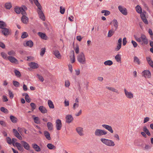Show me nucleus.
<instances>
[{
    "instance_id": "nucleus-10",
    "label": "nucleus",
    "mask_w": 153,
    "mask_h": 153,
    "mask_svg": "<svg viewBox=\"0 0 153 153\" xmlns=\"http://www.w3.org/2000/svg\"><path fill=\"white\" fill-rule=\"evenodd\" d=\"M112 24L113 28H114V30H116L118 28V22L116 19H113L110 23V24Z\"/></svg>"
},
{
    "instance_id": "nucleus-42",
    "label": "nucleus",
    "mask_w": 153,
    "mask_h": 153,
    "mask_svg": "<svg viewBox=\"0 0 153 153\" xmlns=\"http://www.w3.org/2000/svg\"><path fill=\"white\" fill-rule=\"evenodd\" d=\"M102 13H104V15L105 16H107L109 15L110 14V12L109 11L106 10H103L101 11Z\"/></svg>"
},
{
    "instance_id": "nucleus-31",
    "label": "nucleus",
    "mask_w": 153,
    "mask_h": 153,
    "mask_svg": "<svg viewBox=\"0 0 153 153\" xmlns=\"http://www.w3.org/2000/svg\"><path fill=\"white\" fill-rule=\"evenodd\" d=\"M32 117H33L35 123L37 124H39L40 123L39 119V117H35L34 115L32 116Z\"/></svg>"
},
{
    "instance_id": "nucleus-32",
    "label": "nucleus",
    "mask_w": 153,
    "mask_h": 153,
    "mask_svg": "<svg viewBox=\"0 0 153 153\" xmlns=\"http://www.w3.org/2000/svg\"><path fill=\"white\" fill-rule=\"evenodd\" d=\"M44 134L46 138L48 140H51L50 135L49 133L47 131H45L44 132Z\"/></svg>"
},
{
    "instance_id": "nucleus-44",
    "label": "nucleus",
    "mask_w": 153,
    "mask_h": 153,
    "mask_svg": "<svg viewBox=\"0 0 153 153\" xmlns=\"http://www.w3.org/2000/svg\"><path fill=\"white\" fill-rule=\"evenodd\" d=\"M0 110L2 112L5 114L8 113V111L7 109L4 107H1L0 108Z\"/></svg>"
},
{
    "instance_id": "nucleus-52",
    "label": "nucleus",
    "mask_w": 153,
    "mask_h": 153,
    "mask_svg": "<svg viewBox=\"0 0 153 153\" xmlns=\"http://www.w3.org/2000/svg\"><path fill=\"white\" fill-rule=\"evenodd\" d=\"M30 105L32 108V110L33 111L36 109V105L33 102L31 103Z\"/></svg>"
},
{
    "instance_id": "nucleus-17",
    "label": "nucleus",
    "mask_w": 153,
    "mask_h": 153,
    "mask_svg": "<svg viewBox=\"0 0 153 153\" xmlns=\"http://www.w3.org/2000/svg\"><path fill=\"white\" fill-rule=\"evenodd\" d=\"M21 143L22 144L25 149L27 150H29L30 149V146L27 143L24 141H22Z\"/></svg>"
},
{
    "instance_id": "nucleus-30",
    "label": "nucleus",
    "mask_w": 153,
    "mask_h": 153,
    "mask_svg": "<svg viewBox=\"0 0 153 153\" xmlns=\"http://www.w3.org/2000/svg\"><path fill=\"white\" fill-rule=\"evenodd\" d=\"M24 45L25 46H27L31 48L33 45V42L32 41L29 40L27 41Z\"/></svg>"
},
{
    "instance_id": "nucleus-12",
    "label": "nucleus",
    "mask_w": 153,
    "mask_h": 153,
    "mask_svg": "<svg viewBox=\"0 0 153 153\" xmlns=\"http://www.w3.org/2000/svg\"><path fill=\"white\" fill-rule=\"evenodd\" d=\"M76 131L80 136H83L84 135L83 129L82 128L78 127L76 128Z\"/></svg>"
},
{
    "instance_id": "nucleus-40",
    "label": "nucleus",
    "mask_w": 153,
    "mask_h": 153,
    "mask_svg": "<svg viewBox=\"0 0 153 153\" xmlns=\"http://www.w3.org/2000/svg\"><path fill=\"white\" fill-rule=\"evenodd\" d=\"M15 146L19 150H21L22 149L21 144L18 143L16 142L15 143Z\"/></svg>"
},
{
    "instance_id": "nucleus-38",
    "label": "nucleus",
    "mask_w": 153,
    "mask_h": 153,
    "mask_svg": "<svg viewBox=\"0 0 153 153\" xmlns=\"http://www.w3.org/2000/svg\"><path fill=\"white\" fill-rule=\"evenodd\" d=\"M6 27L7 25L5 22L0 21V28L2 29Z\"/></svg>"
},
{
    "instance_id": "nucleus-8",
    "label": "nucleus",
    "mask_w": 153,
    "mask_h": 153,
    "mask_svg": "<svg viewBox=\"0 0 153 153\" xmlns=\"http://www.w3.org/2000/svg\"><path fill=\"white\" fill-rule=\"evenodd\" d=\"M15 11L17 14L21 13L22 15H26L27 13L25 11L22 7H16L15 8Z\"/></svg>"
},
{
    "instance_id": "nucleus-2",
    "label": "nucleus",
    "mask_w": 153,
    "mask_h": 153,
    "mask_svg": "<svg viewBox=\"0 0 153 153\" xmlns=\"http://www.w3.org/2000/svg\"><path fill=\"white\" fill-rule=\"evenodd\" d=\"M135 40L139 42H143L142 44H144L147 45L148 44V40L146 36L143 34H141L140 37L139 38L137 36H134Z\"/></svg>"
},
{
    "instance_id": "nucleus-11",
    "label": "nucleus",
    "mask_w": 153,
    "mask_h": 153,
    "mask_svg": "<svg viewBox=\"0 0 153 153\" xmlns=\"http://www.w3.org/2000/svg\"><path fill=\"white\" fill-rule=\"evenodd\" d=\"M56 127L58 130L61 129L62 127V124L61 120L59 119L57 120L56 122Z\"/></svg>"
},
{
    "instance_id": "nucleus-55",
    "label": "nucleus",
    "mask_w": 153,
    "mask_h": 153,
    "mask_svg": "<svg viewBox=\"0 0 153 153\" xmlns=\"http://www.w3.org/2000/svg\"><path fill=\"white\" fill-rule=\"evenodd\" d=\"M37 76L38 77V79L41 82H43L44 80L43 77L41 76L39 74H37Z\"/></svg>"
},
{
    "instance_id": "nucleus-58",
    "label": "nucleus",
    "mask_w": 153,
    "mask_h": 153,
    "mask_svg": "<svg viewBox=\"0 0 153 153\" xmlns=\"http://www.w3.org/2000/svg\"><path fill=\"white\" fill-rule=\"evenodd\" d=\"M79 106L78 103H74L73 105V108L74 110H75L76 108H78Z\"/></svg>"
},
{
    "instance_id": "nucleus-20",
    "label": "nucleus",
    "mask_w": 153,
    "mask_h": 153,
    "mask_svg": "<svg viewBox=\"0 0 153 153\" xmlns=\"http://www.w3.org/2000/svg\"><path fill=\"white\" fill-rule=\"evenodd\" d=\"M8 60H9L10 62L12 63H18V60L15 57L11 56L8 57Z\"/></svg>"
},
{
    "instance_id": "nucleus-63",
    "label": "nucleus",
    "mask_w": 153,
    "mask_h": 153,
    "mask_svg": "<svg viewBox=\"0 0 153 153\" xmlns=\"http://www.w3.org/2000/svg\"><path fill=\"white\" fill-rule=\"evenodd\" d=\"M9 94L10 98L11 99L13 97V95L12 91L9 90Z\"/></svg>"
},
{
    "instance_id": "nucleus-28",
    "label": "nucleus",
    "mask_w": 153,
    "mask_h": 153,
    "mask_svg": "<svg viewBox=\"0 0 153 153\" xmlns=\"http://www.w3.org/2000/svg\"><path fill=\"white\" fill-rule=\"evenodd\" d=\"M143 131L145 132L147 135L149 136H151V133L146 126H144L143 127Z\"/></svg>"
},
{
    "instance_id": "nucleus-29",
    "label": "nucleus",
    "mask_w": 153,
    "mask_h": 153,
    "mask_svg": "<svg viewBox=\"0 0 153 153\" xmlns=\"http://www.w3.org/2000/svg\"><path fill=\"white\" fill-rule=\"evenodd\" d=\"M115 31L114 28H112L111 30H110L108 31V37H110L114 33Z\"/></svg>"
},
{
    "instance_id": "nucleus-21",
    "label": "nucleus",
    "mask_w": 153,
    "mask_h": 153,
    "mask_svg": "<svg viewBox=\"0 0 153 153\" xmlns=\"http://www.w3.org/2000/svg\"><path fill=\"white\" fill-rule=\"evenodd\" d=\"M2 29V33L6 36H7L10 33V31L9 29L5 27Z\"/></svg>"
},
{
    "instance_id": "nucleus-53",
    "label": "nucleus",
    "mask_w": 153,
    "mask_h": 153,
    "mask_svg": "<svg viewBox=\"0 0 153 153\" xmlns=\"http://www.w3.org/2000/svg\"><path fill=\"white\" fill-rule=\"evenodd\" d=\"M6 140L7 143L9 144H12V141L10 137H7L6 138Z\"/></svg>"
},
{
    "instance_id": "nucleus-23",
    "label": "nucleus",
    "mask_w": 153,
    "mask_h": 153,
    "mask_svg": "<svg viewBox=\"0 0 153 153\" xmlns=\"http://www.w3.org/2000/svg\"><path fill=\"white\" fill-rule=\"evenodd\" d=\"M66 122L68 123H71L73 120V118L71 115H68L66 117Z\"/></svg>"
},
{
    "instance_id": "nucleus-36",
    "label": "nucleus",
    "mask_w": 153,
    "mask_h": 153,
    "mask_svg": "<svg viewBox=\"0 0 153 153\" xmlns=\"http://www.w3.org/2000/svg\"><path fill=\"white\" fill-rule=\"evenodd\" d=\"M104 64L105 65L111 66L113 64V62L111 60H108L105 61Z\"/></svg>"
},
{
    "instance_id": "nucleus-64",
    "label": "nucleus",
    "mask_w": 153,
    "mask_h": 153,
    "mask_svg": "<svg viewBox=\"0 0 153 153\" xmlns=\"http://www.w3.org/2000/svg\"><path fill=\"white\" fill-rule=\"evenodd\" d=\"M64 105L65 106V107L68 106L69 105V101L65 100L64 101Z\"/></svg>"
},
{
    "instance_id": "nucleus-13",
    "label": "nucleus",
    "mask_w": 153,
    "mask_h": 153,
    "mask_svg": "<svg viewBox=\"0 0 153 153\" xmlns=\"http://www.w3.org/2000/svg\"><path fill=\"white\" fill-rule=\"evenodd\" d=\"M143 76L145 78H150L151 77V74L149 71L148 70H145L143 72Z\"/></svg>"
},
{
    "instance_id": "nucleus-45",
    "label": "nucleus",
    "mask_w": 153,
    "mask_h": 153,
    "mask_svg": "<svg viewBox=\"0 0 153 153\" xmlns=\"http://www.w3.org/2000/svg\"><path fill=\"white\" fill-rule=\"evenodd\" d=\"M1 55L3 59H8V57H7V54L4 52L1 53Z\"/></svg>"
},
{
    "instance_id": "nucleus-47",
    "label": "nucleus",
    "mask_w": 153,
    "mask_h": 153,
    "mask_svg": "<svg viewBox=\"0 0 153 153\" xmlns=\"http://www.w3.org/2000/svg\"><path fill=\"white\" fill-rule=\"evenodd\" d=\"M45 51V48H43L41 49V52L40 53V55L41 56H42L44 55Z\"/></svg>"
},
{
    "instance_id": "nucleus-25",
    "label": "nucleus",
    "mask_w": 153,
    "mask_h": 153,
    "mask_svg": "<svg viewBox=\"0 0 153 153\" xmlns=\"http://www.w3.org/2000/svg\"><path fill=\"white\" fill-rule=\"evenodd\" d=\"M106 88L108 90L112 92H114L118 94L119 93L118 90L112 87H106Z\"/></svg>"
},
{
    "instance_id": "nucleus-16",
    "label": "nucleus",
    "mask_w": 153,
    "mask_h": 153,
    "mask_svg": "<svg viewBox=\"0 0 153 153\" xmlns=\"http://www.w3.org/2000/svg\"><path fill=\"white\" fill-rule=\"evenodd\" d=\"M71 62V63H73L75 62V58L74 56V52L73 51H72L70 52V56Z\"/></svg>"
},
{
    "instance_id": "nucleus-33",
    "label": "nucleus",
    "mask_w": 153,
    "mask_h": 153,
    "mask_svg": "<svg viewBox=\"0 0 153 153\" xmlns=\"http://www.w3.org/2000/svg\"><path fill=\"white\" fill-rule=\"evenodd\" d=\"M47 146L50 149L55 150L56 149V147L51 143L48 144L47 145Z\"/></svg>"
},
{
    "instance_id": "nucleus-54",
    "label": "nucleus",
    "mask_w": 153,
    "mask_h": 153,
    "mask_svg": "<svg viewBox=\"0 0 153 153\" xmlns=\"http://www.w3.org/2000/svg\"><path fill=\"white\" fill-rule=\"evenodd\" d=\"M134 62H137L138 65H139L140 64V61L139 59L136 56H135L134 57Z\"/></svg>"
},
{
    "instance_id": "nucleus-50",
    "label": "nucleus",
    "mask_w": 153,
    "mask_h": 153,
    "mask_svg": "<svg viewBox=\"0 0 153 153\" xmlns=\"http://www.w3.org/2000/svg\"><path fill=\"white\" fill-rule=\"evenodd\" d=\"M10 56H15V52L13 51H8L7 53Z\"/></svg>"
},
{
    "instance_id": "nucleus-26",
    "label": "nucleus",
    "mask_w": 153,
    "mask_h": 153,
    "mask_svg": "<svg viewBox=\"0 0 153 153\" xmlns=\"http://www.w3.org/2000/svg\"><path fill=\"white\" fill-rule=\"evenodd\" d=\"M48 104L50 108L53 109L54 108V105L53 102L51 100H48Z\"/></svg>"
},
{
    "instance_id": "nucleus-34",
    "label": "nucleus",
    "mask_w": 153,
    "mask_h": 153,
    "mask_svg": "<svg viewBox=\"0 0 153 153\" xmlns=\"http://www.w3.org/2000/svg\"><path fill=\"white\" fill-rule=\"evenodd\" d=\"M48 129L49 130H51L53 129V125L51 122H48L47 123Z\"/></svg>"
},
{
    "instance_id": "nucleus-61",
    "label": "nucleus",
    "mask_w": 153,
    "mask_h": 153,
    "mask_svg": "<svg viewBox=\"0 0 153 153\" xmlns=\"http://www.w3.org/2000/svg\"><path fill=\"white\" fill-rule=\"evenodd\" d=\"M25 99L26 101L28 102H30L31 101V99L30 98L29 96L28 95L26 97H25Z\"/></svg>"
},
{
    "instance_id": "nucleus-59",
    "label": "nucleus",
    "mask_w": 153,
    "mask_h": 153,
    "mask_svg": "<svg viewBox=\"0 0 153 153\" xmlns=\"http://www.w3.org/2000/svg\"><path fill=\"white\" fill-rule=\"evenodd\" d=\"M127 42V41L126 40V37H124L123 40V46L125 45L126 43Z\"/></svg>"
},
{
    "instance_id": "nucleus-41",
    "label": "nucleus",
    "mask_w": 153,
    "mask_h": 153,
    "mask_svg": "<svg viewBox=\"0 0 153 153\" xmlns=\"http://www.w3.org/2000/svg\"><path fill=\"white\" fill-rule=\"evenodd\" d=\"M5 7L6 9H10L12 7L10 3H7L5 4Z\"/></svg>"
},
{
    "instance_id": "nucleus-3",
    "label": "nucleus",
    "mask_w": 153,
    "mask_h": 153,
    "mask_svg": "<svg viewBox=\"0 0 153 153\" xmlns=\"http://www.w3.org/2000/svg\"><path fill=\"white\" fill-rule=\"evenodd\" d=\"M100 140L103 144L107 146L113 147L115 146L114 142L111 140L101 138Z\"/></svg>"
},
{
    "instance_id": "nucleus-56",
    "label": "nucleus",
    "mask_w": 153,
    "mask_h": 153,
    "mask_svg": "<svg viewBox=\"0 0 153 153\" xmlns=\"http://www.w3.org/2000/svg\"><path fill=\"white\" fill-rule=\"evenodd\" d=\"M23 129V128L19 127L18 128V131L19 134L21 135H22V134Z\"/></svg>"
},
{
    "instance_id": "nucleus-37",
    "label": "nucleus",
    "mask_w": 153,
    "mask_h": 153,
    "mask_svg": "<svg viewBox=\"0 0 153 153\" xmlns=\"http://www.w3.org/2000/svg\"><path fill=\"white\" fill-rule=\"evenodd\" d=\"M115 58L117 62H121V57L120 55L119 54H117L115 56Z\"/></svg>"
},
{
    "instance_id": "nucleus-57",
    "label": "nucleus",
    "mask_w": 153,
    "mask_h": 153,
    "mask_svg": "<svg viewBox=\"0 0 153 153\" xmlns=\"http://www.w3.org/2000/svg\"><path fill=\"white\" fill-rule=\"evenodd\" d=\"M151 148V146L148 144H146L145 145V147H144V150H148L149 149H150Z\"/></svg>"
},
{
    "instance_id": "nucleus-14",
    "label": "nucleus",
    "mask_w": 153,
    "mask_h": 153,
    "mask_svg": "<svg viewBox=\"0 0 153 153\" xmlns=\"http://www.w3.org/2000/svg\"><path fill=\"white\" fill-rule=\"evenodd\" d=\"M102 126L104 128L107 130L108 131L111 133L113 132V131L112 129V127L106 124H102Z\"/></svg>"
},
{
    "instance_id": "nucleus-49",
    "label": "nucleus",
    "mask_w": 153,
    "mask_h": 153,
    "mask_svg": "<svg viewBox=\"0 0 153 153\" xmlns=\"http://www.w3.org/2000/svg\"><path fill=\"white\" fill-rule=\"evenodd\" d=\"M13 83L14 85L16 87H19V83L16 81H13Z\"/></svg>"
},
{
    "instance_id": "nucleus-60",
    "label": "nucleus",
    "mask_w": 153,
    "mask_h": 153,
    "mask_svg": "<svg viewBox=\"0 0 153 153\" xmlns=\"http://www.w3.org/2000/svg\"><path fill=\"white\" fill-rule=\"evenodd\" d=\"M75 52L77 54H78L79 53V46L78 45H77L76 48L75 49Z\"/></svg>"
},
{
    "instance_id": "nucleus-24",
    "label": "nucleus",
    "mask_w": 153,
    "mask_h": 153,
    "mask_svg": "<svg viewBox=\"0 0 153 153\" xmlns=\"http://www.w3.org/2000/svg\"><path fill=\"white\" fill-rule=\"evenodd\" d=\"M32 146L36 151L39 152L41 151L40 148L36 144H32Z\"/></svg>"
},
{
    "instance_id": "nucleus-39",
    "label": "nucleus",
    "mask_w": 153,
    "mask_h": 153,
    "mask_svg": "<svg viewBox=\"0 0 153 153\" xmlns=\"http://www.w3.org/2000/svg\"><path fill=\"white\" fill-rule=\"evenodd\" d=\"M136 10L137 12L139 13H142V9L141 7L139 5H137L136 7Z\"/></svg>"
},
{
    "instance_id": "nucleus-5",
    "label": "nucleus",
    "mask_w": 153,
    "mask_h": 153,
    "mask_svg": "<svg viewBox=\"0 0 153 153\" xmlns=\"http://www.w3.org/2000/svg\"><path fill=\"white\" fill-rule=\"evenodd\" d=\"M107 132L104 130L100 129H96L94 132V134L96 137H100L106 135Z\"/></svg>"
},
{
    "instance_id": "nucleus-27",
    "label": "nucleus",
    "mask_w": 153,
    "mask_h": 153,
    "mask_svg": "<svg viewBox=\"0 0 153 153\" xmlns=\"http://www.w3.org/2000/svg\"><path fill=\"white\" fill-rule=\"evenodd\" d=\"M38 34L41 38L45 40L47 39V37L45 33L42 32H38Z\"/></svg>"
},
{
    "instance_id": "nucleus-22",
    "label": "nucleus",
    "mask_w": 153,
    "mask_h": 153,
    "mask_svg": "<svg viewBox=\"0 0 153 153\" xmlns=\"http://www.w3.org/2000/svg\"><path fill=\"white\" fill-rule=\"evenodd\" d=\"M39 109L41 111V112L43 114H45L47 113V110L45 107L43 106H41L39 107Z\"/></svg>"
},
{
    "instance_id": "nucleus-62",
    "label": "nucleus",
    "mask_w": 153,
    "mask_h": 153,
    "mask_svg": "<svg viewBox=\"0 0 153 153\" xmlns=\"http://www.w3.org/2000/svg\"><path fill=\"white\" fill-rule=\"evenodd\" d=\"M131 42L132 43V44L133 45V47L134 48L136 47L137 46V42H135V41H134L133 40H132L131 41Z\"/></svg>"
},
{
    "instance_id": "nucleus-18",
    "label": "nucleus",
    "mask_w": 153,
    "mask_h": 153,
    "mask_svg": "<svg viewBox=\"0 0 153 153\" xmlns=\"http://www.w3.org/2000/svg\"><path fill=\"white\" fill-rule=\"evenodd\" d=\"M53 53L57 58L58 59L61 58V56L58 51L57 50L54 51H53Z\"/></svg>"
},
{
    "instance_id": "nucleus-1",
    "label": "nucleus",
    "mask_w": 153,
    "mask_h": 153,
    "mask_svg": "<svg viewBox=\"0 0 153 153\" xmlns=\"http://www.w3.org/2000/svg\"><path fill=\"white\" fill-rule=\"evenodd\" d=\"M34 2L36 5L37 7L39 10H38V13L39 15L40 18L43 21L45 20V17L42 10V7L39 3L38 0H33Z\"/></svg>"
},
{
    "instance_id": "nucleus-4",
    "label": "nucleus",
    "mask_w": 153,
    "mask_h": 153,
    "mask_svg": "<svg viewBox=\"0 0 153 153\" xmlns=\"http://www.w3.org/2000/svg\"><path fill=\"white\" fill-rule=\"evenodd\" d=\"M77 59L78 61L81 64H85L86 63L85 55L83 52L80 53L78 55Z\"/></svg>"
},
{
    "instance_id": "nucleus-6",
    "label": "nucleus",
    "mask_w": 153,
    "mask_h": 153,
    "mask_svg": "<svg viewBox=\"0 0 153 153\" xmlns=\"http://www.w3.org/2000/svg\"><path fill=\"white\" fill-rule=\"evenodd\" d=\"M124 91L126 97L128 99H132L134 98L133 94L131 91H128L125 88Z\"/></svg>"
},
{
    "instance_id": "nucleus-51",
    "label": "nucleus",
    "mask_w": 153,
    "mask_h": 153,
    "mask_svg": "<svg viewBox=\"0 0 153 153\" xmlns=\"http://www.w3.org/2000/svg\"><path fill=\"white\" fill-rule=\"evenodd\" d=\"M70 82L68 80H66L65 81V86L66 87H69L70 85Z\"/></svg>"
},
{
    "instance_id": "nucleus-9",
    "label": "nucleus",
    "mask_w": 153,
    "mask_h": 153,
    "mask_svg": "<svg viewBox=\"0 0 153 153\" xmlns=\"http://www.w3.org/2000/svg\"><path fill=\"white\" fill-rule=\"evenodd\" d=\"M18 131L15 129H13L14 135L19 140H22V138Z\"/></svg>"
},
{
    "instance_id": "nucleus-43",
    "label": "nucleus",
    "mask_w": 153,
    "mask_h": 153,
    "mask_svg": "<svg viewBox=\"0 0 153 153\" xmlns=\"http://www.w3.org/2000/svg\"><path fill=\"white\" fill-rule=\"evenodd\" d=\"M14 72L16 76L17 77H20L21 76V75L20 72L17 70H15Z\"/></svg>"
},
{
    "instance_id": "nucleus-19",
    "label": "nucleus",
    "mask_w": 153,
    "mask_h": 153,
    "mask_svg": "<svg viewBox=\"0 0 153 153\" xmlns=\"http://www.w3.org/2000/svg\"><path fill=\"white\" fill-rule=\"evenodd\" d=\"M25 15H22L23 16L22 17L21 20L23 23L27 24L28 22V18Z\"/></svg>"
},
{
    "instance_id": "nucleus-46",
    "label": "nucleus",
    "mask_w": 153,
    "mask_h": 153,
    "mask_svg": "<svg viewBox=\"0 0 153 153\" xmlns=\"http://www.w3.org/2000/svg\"><path fill=\"white\" fill-rule=\"evenodd\" d=\"M28 36V34L26 32H23L22 33V34L21 36V37L24 39L26 38Z\"/></svg>"
},
{
    "instance_id": "nucleus-7",
    "label": "nucleus",
    "mask_w": 153,
    "mask_h": 153,
    "mask_svg": "<svg viewBox=\"0 0 153 153\" xmlns=\"http://www.w3.org/2000/svg\"><path fill=\"white\" fill-rule=\"evenodd\" d=\"M118 9L120 11L123 15L126 16L128 14V12L127 9L125 7L121 5H119L118 7Z\"/></svg>"
},
{
    "instance_id": "nucleus-48",
    "label": "nucleus",
    "mask_w": 153,
    "mask_h": 153,
    "mask_svg": "<svg viewBox=\"0 0 153 153\" xmlns=\"http://www.w3.org/2000/svg\"><path fill=\"white\" fill-rule=\"evenodd\" d=\"M65 10V9L62 6L60 7V12L62 14H64Z\"/></svg>"
},
{
    "instance_id": "nucleus-15",
    "label": "nucleus",
    "mask_w": 153,
    "mask_h": 153,
    "mask_svg": "<svg viewBox=\"0 0 153 153\" xmlns=\"http://www.w3.org/2000/svg\"><path fill=\"white\" fill-rule=\"evenodd\" d=\"M29 66L33 69H37L39 68L38 64L36 62H32L29 63Z\"/></svg>"
},
{
    "instance_id": "nucleus-35",
    "label": "nucleus",
    "mask_w": 153,
    "mask_h": 153,
    "mask_svg": "<svg viewBox=\"0 0 153 153\" xmlns=\"http://www.w3.org/2000/svg\"><path fill=\"white\" fill-rule=\"evenodd\" d=\"M10 119L11 121L13 123H16L17 122V118L11 115L10 117Z\"/></svg>"
}]
</instances>
